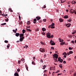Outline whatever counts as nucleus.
<instances>
[{"instance_id":"nucleus-30","label":"nucleus","mask_w":76,"mask_h":76,"mask_svg":"<svg viewBox=\"0 0 76 76\" xmlns=\"http://www.w3.org/2000/svg\"><path fill=\"white\" fill-rule=\"evenodd\" d=\"M69 53L70 54H73V52L72 51H70L69 52Z\"/></svg>"},{"instance_id":"nucleus-38","label":"nucleus","mask_w":76,"mask_h":76,"mask_svg":"<svg viewBox=\"0 0 76 76\" xmlns=\"http://www.w3.org/2000/svg\"><path fill=\"white\" fill-rule=\"evenodd\" d=\"M54 60H55V62H57V59L54 58Z\"/></svg>"},{"instance_id":"nucleus-47","label":"nucleus","mask_w":76,"mask_h":76,"mask_svg":"<svg viewBox=\"0 0 76 76\" xmlns=\"http://www.w3.org/2000/svg\"><path fill=\"white\" fill-rule=\"evenodd\" d=\"M26 68L27 70H28V67H27V66H26Z\"/></svg>"},{"instance_id":"nucleus-28","label":"nucleus","mask_w":76,"mask_h":76,"mask_svg":"<svg viewBox=\"0 0 76 76\" xmlns=\"http://www.w3.org/2000/svg\"><path fill=\"white\" fill-rule=\"evenodd\" d=\"M68 22H70L72 21V19H69L68 20Z\"/></svg>"},{"instance_id":"nucleus-44","label":"nucleus","mask_w":76,"mask_h":76,"mask_svg":"<svg viewBox=\"0 0 76 76\" xmlns=\"http://www.w3.org/2000/svg\"><path fill=\"white\" fill-rule=\"evenodd\" d=\"M43 20L44 21V22H46V19H44Z\"/></svg>"},{"instance_id":"nucleus-21","label":"nucleus","mask_w":76,"mask_h":76,"mask_svg":"<svg viewBox=\"0 0 76 76\" xmlns=\"http://www.w3.org/2000/svg\"><path fill=\"white\" fill-rule=\"evenodd\" d=\"M9 10L10 12H13V10H12L11 8H9Z\"/></svg>"},{"instance_id":"nucleus-62","label":"nucleus","mask_w":76,"mask_h":76,"mask_svg":"<svg viewBox=\"0 0 76 76\" xmlns=\"http://www.w3.org/2000/svg\"><path fill=\"white\" fill-rule=\"evenodd\" d=\"M76 33V32H73L72 33V34H75Z\"/></svg>"},{"instance_id":"nucleus-40","label":"nucleus","mask_w":76,"mask_h":76,"mask_svg":"<svg viewBox=\"0 0 76 76\" xmlns=\"http://www.w3.org/2000/svg\"><path fill=\"white\" fill-rule=\"evenodd\" d=\"M63 63H64V64H66V61H63Z\"/></svg>"},{"instance_id":"nucleus-31","label":"nucleus","mask_w":76,"mask_h":76,"mask_svg":"<svg viewBox=\"0 0 76 76\" xmlns=\"http://www.w3.org/2000/svg\"><path fill=\"white\" fill-rule=\"evenodd\" d=\"M62 64H60L59 65V67L61 68V69H62V67H63V66L61 65Z\"/></svg>"},{"instance_id":"nucleus-36","label":"nucleus","mask_w":76,"mask_h":76,"mask_svg":"<svg viewBox=\"0 0 76 76\" xmlns=\"http://www.w3.org/2000/svg\"><path fill=\"white\" fill-rule=\"evenodd\" d=\"M4 42L5 43H8V41L7 40H5Z\"/></svg>"},{"instance_id":"nucleus-12","label":"nucleus","mask_w":76,"mask_h":76,"mask_svg":"<svg viewBox=\"0 0 76 76\" xmlns=\"http://www.w3.org/2000/svg\"><path fill=\"white\" fill-rule=\"evenodd\" d=\"M24 36V34H20V38H21V37H23Z\"/></svg>"},{"instance_id":"nucleus-56","label":"nucleus","mask_w":76,"mask_h":76,"mask_svg":"<svg viewBox=\"0 0 76 76\" xmlns=\"http://www.w3.org/2000/svg\"><path fill=\"white\" fill-rule=\"evenodd\" d=\"M47 72V70H45L44 71V72Z\"/></svg>"},{"instance_id":"nucleus-45","label":"nucleus","mask_w":76,"mask_h":76,"mask_svg":"<svg viewBox=\"0 0 76 76\" xmlns=\"http://www.w3.org/2000/svg\"><path fill=\"white\" fill-rule=\"evenodd\" d=\"M25 47L26 48H27V47H28V46L27 45H25Z\"/></svg>"},{"instance_id":"nucleus-5","label":"nucleus","mask_w":76,"mask_h":76,"mask_svg":"<svg viewBox=\"0 0 76 76\" xmlns=\"http://www.w3.org/2000/svg\"><path fill=\"white\" fill-rule=\"evenodd\" d=\"M51 28L52 29L55 28V27L54 26V23H52V24L51 25Z\"/></svg>"},{"instance_id":"nucleus-22","label":"nucleus","mask_w":76,"mask_h":76,"mask_svg":"<svg viewBox=\"0 0 76 76\" xmlns=\"http://www.w3.org/2000/svg\"><path fill=\"white\" fill-rule=\"evenodd\" d=\"M64 44H65V42H62L60 44L61 45H64Z\"/></svg>"},{"instance_id":"nucleus-55","label":"nucleus","mask_w":76,"mask_h":76,"mask_svg":"<svg viewBox=\"0 0 76 76\" xmlns=\"http://www.w3.org/2000/svg\"><path fill=\"white\" fill-rule=\"evenodd\" d=\"M22 22L21 21L20 22V23H19V24H22Z\"/></svg>"},{"instance_id":"nucleus-53","label":"nucleus","mask_w":76,"mask_h":76,"mask_svg":"<svg viewBox=\"0 0 76 76\" xmlns=\"http://www.w3.org/2000/svg\"><path fill=\"white\" fill-rule=\"evenodd\" d=\"M39 21V22H40V23L42 22V20H40Z\"/></svg>"},{"instance_id":"nucleus-57","label":"nucleus","mask_w":76,"mask_h":76,"mask_svg":"<svg viewBox=\"0 0 76 76\" xmlns=\"http://www.w3.org/2000/svg\"><path fill=\"white\" fill-rule=\"evenodd\" d=\"M18 16L19 17V19H20V18H21L20 17V15H18Z\"/></svg>"},{"instance_id":"nucleus-11","label":"nucleus","mask_w":76,"mask_h":76,"mask_svg":"<svg viewBox=\"0 0 76 76\" xmlns=\"http://www.w3.org/2000/svg\"><path fill=\"white\" fill-rule=\"evenodd\" d=\"M56 69H54V68L53 67H50V70H55Z\"/></svg>"},{"instance_id":"nucleus-33","label":"nucleus","mask_w":76,"mask_h":76,"mask_svg":"<svg viewBox=\"0 0 76 76\" xmlns=\"http://www.w3.org/2000/svg\"><path fill=\"white\" fill-rule=\"evenodd\" d=\"M8 20L9 19H8V18L5 19V21H6V22H8Z\"/></svg>"},{"instance_id":"nucleus-43","label":"nucleus","mask_w":76,"mask_h":76,"mask_svg":"<svg viewBox=\"0 0 76 76\" xmlns=\"http://www.w3.org/2000/svg\"><path fill=\"white\" fill-rule=\"evenodd\" d=\"M72 43L73 44H75V42L74 41H73V40H72Z\"/></svg>"},{"instance_id":"nucleus-18","label":"nucleus","mask_w":76,"mask_h":76,"mask_svg":"<svg viewBox=\"0 0 76 76\" xmlns=\"http://www.w3.org/2000/svg\"><path fill=\"white\" fill-rule=\"evenodd\" d=\"M42 30L43 32H44V31H46V29L45 28H42Z\"/></svg>"},{"instance_id":"nucleus-7","label":"nucleus","mask_w":76,"mask_h":76,"mask_svg":"<svg viewBox=\"0 0 76 76\" xmlns=\"http://www.w3.org/2000/svg\"><path fill=\"white\" fill-rule=\"evenodd\" d=\"M71 26V24L69 23L66 24V26H67V28H69L70 26Z\"/></svg>"},{"instance_id":"nucleus-3","label":"nucleus","mask_w":76,"mask_h":76,"mask_svg":"<svg viewBox=\"0 0 76 76\" xmlns=\"http://www.w3.org/2000/svg\"><path fill=\"white\" fill-rule=\"evenodd\" d=\"M50 43L52 45H54L56 44L54 43V41L51 40H50Z\"/></svg>"},{"instance_id":"nucleus-58","label":"nucleus","mask_w":76,"mask_h":76,"mask_svg":"<svg viewBox=\"0 0 76 76\" xmlns=\"http://www.w3.org/2000/svg\"><path fill=\"white\" fill-rule=\"evenodd\" d=\"M65 54H66V52H64V53L62 54L63 55H65Z\"/></svg>"},{"instance_id":"nucleus-6","label":"nucleus","mask_w":76,"mask_h":76,"mask_svg":"<svg viewBox=\"0 0 76 76\" xmlns=\"http://www.w3.org/2000/svg\"><path fill=\"white\" fill-rule=\"evenodd\" d=\"M70 12H71V14H73L75 12V11L71 9L70 10Z\"/></svg>"},{"instance_id":"nucleus-14","label":"nucleus","mask_w":76,"mask_h":76,"mask_svg":"<svg viewBox=\"0 0 76 76\" xmlns=\"http://www.w3.org/2000/svg\"><path fill=\"white\" fill-rule=\"evenodd\" d=\"M59 22H63V20H64L63 19H62V18H59Z\"/></svg>"},{"instance_id":"nucleus-13","label":"nucleus","mask_w":76,"mask_h":76,"mask_svg":"<svg viewBox=\"0 0 76 76\" xmlns=\"http://www.w3.org/2000/svg\"><path fill=\"white\" fill-rule=\"evenodd\" d=\"M64 18V19H67L69 18V15H65Z\"/></svg>"},{"instance_id":"nucleus-4","label":"nucleus","mask_w":76,"mask_h":76,"mask_svg":"<svg viewBox=\"0 0 76 76\" xmlns=\"http://www.w3.org/2000/svg\"><path fill=\"white\" fill-rule=\"evenodd\" d=\"M53 56L54 58H58V55L56 53L53 54Z\"/></svg>"},{"instance_id":"nucleus-52","label":"nucleus","mask_w":76,"mask_h":76,"mask_svg":"<svg viewBox=\"0 0 76 76\" xmlns=\"http://www.w3.org/2000/svg\"><path fill=\"white\" fill-rule=\"evenodd\" d=\"M60 72V71L59 70H58L57 72H56V73H58V72Z\"/></svg>"},{"instance_id":"nucleus-32","label":"nucleus","mask_w":76,"mask_h":76,"mask_svg":"<svg viewBox=\"0 0 76 76\" xmlns=\"http://www.w3.org/2000/svg\"><path fill=\"white\" fill-rule=\"evenodd\" d=\"M61 3H64V2H65V0H61Z\"/></svg>"},{"instance_id":"nucleus-41","label":"nucleus","mask_w":76,"mask_h":76,"mask_svg":"<svg viewBox=\"0 0 76 76\" xmlns=\"http://www.w3.org/2000/svg\"><path fill=\"white\" fill-rule=\"evenodd\" d=\"M36 31H39V29H38V28H37V29H35Z\"/></svg>"},{"instance_id":"nucleus-63","label":"nucleus","mask_w":76,"mask_h":76,"mask_svg":"<svg viewBox=\"0 0 76 76\" xmlns=\"http://www.w3.org/2000/svg\"><path fill=\"white\" fill-rule=\"evenodd\" d=\"M44 8H46V6L45 5H44Z\"/></svg>"},{"instance_id":"nucleus-46","label":"nucleus","mask_w":76,"mask_h":76,"mask_svg":"<svg viewBox=\"0 0 76 76\" xmlns=\"http://www.w3.org/2000/svg\"><path fill=\"white\" fill-rule=\"evenodd\" d=\"M50 37L51 38H53V37H54V36H53V35H52L51 36H50Z\"/></svg>"},{"instance_id":"nucleus-29","label":"nucleus","mask_w":76,"mask_h":76,"mask_svg":"<svg viewBox=\"0 0 76 76\" xmlns=\"http://www.w3.org/2000/svg\"><path fill=\"white\" fill-rule=\"evenodd\" d=\"M30 24H31L30 22L29 21H28L27 22V25H30Z\"/></svg>"},{"instance_id":"nucleus-59","label":"nucleus","mask_w":76,"mask_h":76,"mask_svg":"<svg viewBox=\"0 0 76 76\" xmlns=\"http://www.w3.org/2000/svg\"><path fill=\"white\" fill-rule=\"evenodd\" d=\"M76 72L74 74V76H76Z\"/></svg>"},{"instance_id":"nucleus-64","label":"nucleus","mask_w":76,"mask_h":76,"mask_svg":"<svg viewBox=\"0 0 76 76\" xmlns=\"http://www.w3.org/2000/svg\"><path fill=\"white\" fill-rule=\"evenodd\" d=\"M51 28V25H49V26H48V28Z\"/></svg>"},{"instance_id":"nucleus-8","label":"nucleus","mask_w":76,"mask_h":76,"mask_svg":"<svg viewBox=\"0 0 76 76\" xmlns=\"http://www.w3.org/2000/svg\"><path fill=\"white\" fill-rule=\"evenodd\" d=\"M24 37H20V41H21L22 42L23 41V39H24Z\"/></svg>"},{"instance_id":"nucleus-48","label":"nucleus","mask_w":76,"mask_h":76,"mask_svg":"<svg viewBox=\"0 0 76 76\" xmlns=\"http://www.w3.org/2000/svg\"><path fill=\"white\" fill-rule=\"evenodd\" d=\"M71 60V59L70 58H69L68 59V61H70V60Z\"/></svg>"},{"instance_id":"nucleus-24","label":"nucleus","mask_w":76,"mask_h":76,"mask_svg":"<svg viewBox=\"0 0 76 76\" xmlns=\"http://www.w3.org/2000/svg\"><path fill=\"white\" fill-rule=\"evenodd\" d=\"M26 31H29V32H31V30L30 29H28V28L26 29Z\"/></svg>"},{"instance_id":"nucleus-1","label":"nucleus","mask_w":76,"mask_h":76,"mask_svg":"<svg viewBox=\"0 0 76 76\" xmlns=\"http://www.w3.org/2000/svg\"><path fill=\"white\" fill-rule=\"evenodd\" d=\"M46 36L48 38H51V34L50 33H47Z\"/></svg>"},{"instance_id":"nucleus-19","label":"nucleus","mask_w":76,"mask_h":76,"mask_svg":"<svg viewBox=\"0 0 76 76\" xmlns=\"http://www.w3.org/2000/svg\"><path fill=\"white\" fill-rule=\"evenodd\" d=\"M14 76H19V74L17 73L14 74Z\"/></svg>"},{"instance_id":"nucleus-20","label":"nucleus","mask_w":76,"mask_h":76,"mask_svg":"<svg viewBox=\"0 0 76 76\" xmlns=\"http://www.w3.org/2000/svg\"><path fill=\"white\" fill-rule=\"evenodd\" d=\"M46 67H47V66L46 65H44L43 66L42 69H45L46 68Z\"/></svg>"},{"instance_id":"nucleus-42","label":"nucleus","mask_w":76,"mask_h":76,"mask_svg":"<svg viewBox=\"0 0 76 76\" xmlns=\"http://www.w3.org/2000/svg\"><path fill=\"white\" fill-rule=\"evenodd\" d=\"M17 71L18 72H20V69H17Z\"/></svg>"},{"instance_id":"nucleus-61","label":"nucleus","mask_w":76,"mask_h":76,"mask_svg":"<svg viewBox=\"0 0 76 76\" xmlns=\"http://www.w3.org/2000/svg\"><path fill=\"white\" fill-rule=\"evenodd\" d=\"M33 60H35V57H33Z\"/></svg>"},{"instance_id":"nucleus-10","label":"nucleus","mask_w":76,"mask_h":76,"mask_svg":"<svg viewBox=\"0 0 76 76\" xmlns=\"http://www.w3.org/2000/svg\"><path fill=\"white\" fill-rule=\"evenodd\" d=\"M36 18L37 20H39L41 19V17L39 16L36 17Z\"/></svg>"},{"instance_id":"nucleus-60","label":"nucleus","mask_w":76,"mask_h":76,"mask_svg":"<svg viewBox=\"0 0 76 76\" xmlns=\"http://www.w3.org/2000/svg\"><path fill=\"white\" fill-rule=\"evenodd\" d=\"M64 58H66V55H64Z\"/></svg>"},{"instance_id":"nucleus-54","label":"nucleus","mask_w":76,"mask_h":76,"mask_svg":"<svg viewBox=\"0 0 76 76\" xmlns=\"http://www.w3.org/2000/svg\"><path fill=\"white\" fill-rule=\"evenodd\" d=\"M67 54L68 55V56H69V55H70V53H69H69H67Z\"/></svg>"},{"instance_id":"nucleus-2","label":"nucleus","mask_w":76,"mask_h":76,"mask_svg":"<svg viewBox=\"0 0 76 76\" xmlns=\"http://www.w3.org/2000/svg\"><path fill=\"white\" fill-rule=\"evenodd\" d=\"M58 61H59V63H63V60L62 59H61V58L59 57L58 58Z\"/></svg>"},{"instance_id":"nucleus-23","label":"nucleus","mask_w":76,"mask_h":76,"mask_svg":"<svg viewBox=\"0 0 76 76\" xmlns=\"http://www.w3.org/2000/svg\"><path fill=\"white\" fill-rule=\"evenodd\" d=\"M26 32V31H25V30L24 29L23 30L22 33L23 34H24Z\"/></svg>"},{"instance_id":"nucleus-35","label":"nucleus","mask_w":76,"mask_h":76,"mask_svg":"<svg viewBox=\"0 0 76 76\" xmlns=\"http://www.w3.org/2000/svg\"><path fill=\"white\" fill-rule=\"evenodd\" d=\"M42 35H45V33L44 32H42Z\"/></svg>"},{"instance_id":"nucleus-16","label":"nucleus","mask_w":76,"mask_h":76,"mask_svg":"<svg viewBox=\"0 0 76 76\" xmlns=\"http://www.w3.org/2000/svg\"><path fill=\"white\" fill-rule=\"evenodd\" d=\"M33 22L34 23H36V22H37V19L36 18H35L33 20Z\"/></svg>"},{"instance_id":"nucleus-34","label":"nucleus","mask_w":76,"mask_h":76,"mask_svg":"<svg viewBox=\"0 0 76 76\" xmlns=\"http://www.w3.org/2000/svg\"><path fill=\"white\" fill-rule=\"evenodd\" d=\"M1 25H6V23H4L1 24Z\"/></svg>"},{"instance_id":"nucleus-50","label":"nucleus","mask_w":76,"mask_h":76,"mask_svg":"<svg viewBox=\"0 0 76 76\" xmlns=\"http://www.w3.org/2000/svg\"><path fill=\"white\" fill-rule=\"evenodd\" d=\"M63 40H60V42H63Z\"/></svg>"},{"instance_id":"nucleus-17","label":"nucleus","mask_w":76,"mask_h":76,"mask_svg":"<svg viewBox=\"0 0 76 76\" xmlns=\"http://www.w3.org/2000/svg\"><path fill=\"white\" fill-rule=\"evenodd\" d=\"M2 16H4V17H6V16H7V14H4V13H3V14H2Z\"/></svg>"},{"instance_id":"nucleus-25","label":"nucleus","mask_w":76,"mask_h":76,"mask_svg":"<svg viewBox=\"0 0 76 76\" xmlns=\"http://www.w3.org/2000/svg\"><path fill=\"white\" fill-rule=\"evenodd\" d=\"M10 44H8L7 45V48H9L10 47Z\"/></svg>"},{"instance_id":"nucleus-15","label":"nucleus","mask_w":76,"mask_h":76,"mask_svg":"<svg viewBox=\"0 0 76 76\" xmlns=\"http://www.w3.org/2000/svg\"><path fill=\"white\" fill-rule=\"evenodd\" d=\"M20 35V34L19 33H16L15 34V36H16V37H18Z\"/></svg>"},{"instance_id":"nucleus-37","label":"nucleus","mask_w":76,"mask_h":76,"mask_svg":"<svg viewBox=\"0 0 76 76\" xmlns=\"http://www.w3.org/2000/svg\"><path fill=\"white\" fill-rule=\"evenodd\" d=\"M73 48H72L69 47V50H72Z\"/></svg>"},{"instance_id":"nucleus-26","label":"nucleus","mask_w":76,"mask_h":76,"mask_svg":"<svg viewBox=\"0 0 76 76\" xmlns=\"http://www.w3.org/2000/svg\"><path fill=\"white\" fill-rule=\"evenodd\" d=\"M20 63H21V60H20V61H18V64H20Z\"/></svg>"},{"instance_id":"nucleus-39","label":"nucleus","mask_w":76,"mask_h":76,"mask_svg":"<svg viewBox=\"0 0 76 76\" xmlns=\"http://www.w3.org/2000/svg\"><path fill=\"white\" fill-rule=\"evenodd\" d=\"M12 31H13V32H14V33H16V31L15 30H12Z\"/></svg>"},{"instance_id":"nucleus-49","label":"nucleus","mask_w":76,"mask_h":76,"mask_svg":"<svg viewBox=\"0 0 76 76\" xmlns=\"http://www.w3.org/2000/svg\"><path fill=\"white\" fill-rule=\"evenodd\" d=\"M51 49H52V50H54V48L53 47H51Z\"/></svg>"},{"instance_id":"nucleus-51","label":"nucleus","mask_w":76,"mask_h":76,"mask_svg":"<svg viewBox=\"0 0 76 76\" xmlns=\"http://www.w3.org/2000/svg\"><path fill=\"white\" fill-rule=\"evenodd\" d=\"M30 26H27V28H30Z\"/></svg>"},{"instance_id":"nucleus-9","label":"nucleus","mask_w":76,"mask_h":76,"mask_svg":"<svg viewBox=\"0 0 76 76\" xmlns=\"http://www.w3.org/2000/svg\"><path fill=\"white\" fill-rule=\"evenodd\" d=\"M40 51H41V52H42V53H44V49L43 48H40Z\"/></svg>"},{"instance_id":"nucleus-27","label":"nucleus","mask_w":76,"mask_h":76,"mask_svg":"<svg viewBox=\"0 0 76 76\" xmlns=\"http://www.w3.org/2000/svg\"><path fill=\"white\" fill-rule=\"evenodd\" d=\"M32 64H33L34 65H36V64L34 62L32 61Z\"/></svg>"}]
</instances>
